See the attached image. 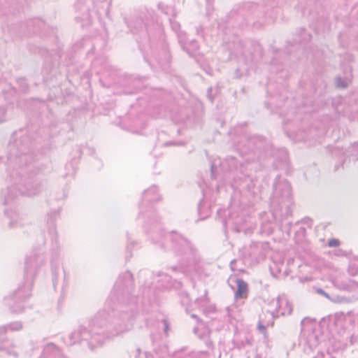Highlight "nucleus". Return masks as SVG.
Masks as SVG:
<instances>
[{"instance_id": "nucleus-1", "label": "nucleus", "mask_w": 358, "mask_h": 358, "mask_svg": "<svg viewBox=\"0 0 358 358\" xmlns=\"http://www.w3.org/2000/svg\"><path fill=\"white\" fill-rule=\"evenodd\" d=\"M132 273L127 271L120 274L109 296L110 310L97 313L88 327L79 325L69 336L70 345H86L94 350L106 338H111L130 331L138 313L142 296L134 290Z\"/></svg>"}, {"instance_id": "nucleus-2", "label": "nucleus", "mask_w": 358, "mask_h": 358, "mask_svg": "<svg viewBox=\"0 0 358 358\" xmlns=\"http://www.w3.org/2000/svg\"><path fill=\"white\" fill-rule=\"evenodd\" d=\"M36 141L29 134L17 136L14 134L8 145V163L12 168L9 173L10 181L22 195L34 196L41 191V185L33 177H27L24 166H29L34 160Z\"/></svg>"}, {"instance_id": "nucleus-3", "label": "nucleus", "mask_w": 358, "mask_h": 358, "mask_svg": "<svg viewBox=\"0 0 358 358\" xmlns=\"http://www.w3.org/2000/svg\"><path fill=\"white\" fill-rule=\"evenodd\" d=\"M150 236L153 244L164 250H172L178 257L176 264L169 265L167 268L173 273L185 274L199 259L196 248L189 240L179 233H166L159 227L157 231H155Z\"/></svg>"}, {"instance_id": "nucleus-4", "label": "nucleus", "mask_w": 358, "mask_h": 358, "mask_svg": "<svg viewBox=\"0 0 358 358\" xmlns=\"http://www.w3.org/2000/svg\"><path fill=\"white\" fill-rule=\"evenodd\" d=\"M235 143L236 149L243 157H245L247 161L261 162L273 155L271 143L260 136L245 135Z\"/></svg>"}, {"instance_id": "nucleus-5", "label": "nucleus", "mask_w": 358, "mask_h": 358, "mask_svg": "<svg viewBox=\"0 0 358 358\" xmlns=\"http://www.w3.org/2000/svg\"><path fill=\"white\" fill-rule=\"evenodd\" d=\"M273 197L272 205L276 207V213L279 212L280 220L285 221L292 215V187L289 182L278 175L274 180Z\"/></svg>"}, {"instance_id": "nucleus-6", "label": "nucleus", "mask_w": 358, "mask_h": 358, "mask_svg": "<svg viewBox=\"0 0 358 358\" xmlns=\"http://www.w3.org/2000/svg\"><path fill=\"white\" fill-rule=\"evenodd\" d=\"M159 199L160 195L158 194L157 187L152 185L143 192L142 201L139 204L140 212L138 218L143 216L145 219L143 228L146 233H150V235L155 231H157L159 227L162 229L160 219L152 210L148 211L146 213H144L143 210L147 203H154L158 201Z\"/></svg>"}, {"instance_id": "nucleus-7", "label": "nucleus", "mask_w": 358, "mask_h": 358, "mask_svg": "<svg viewBox=\"0 0 358 358\" xmlns=\"http://www.w3.org/2000/svg\"><path fill=\"white\" fill-rule=\"evenodd\" d=\"M124 22L134 34L145 31L150 43H153L155 38H162L163 36V29L161 25L159 23H154L153 21L150 24L147 17L145 20L142 17H134L130 20L124 18Z\"/></svg>"}, {"instance_id": "nucleus-8", "label": "nucleus", "mask_w": 358, "mask_h": 358, "mask_svg": "<svg viewBox=\"0 0 358 358\" xmlns=\"http://www.w3.org/2000/svg\"><path fill=\"white\" fill-rule=\"evenodd\" d=\"M22 328V325L19 322L0 327V358H4L6 356H11L14 358L18 357L17 352L14 350L15 345L13 341L9 340L5 334L8 329L19 331Z\"/></svg>"}, {"instance_id": "nucleus-9", "label": "nucleus", "mask_w": 358, "mask_h": 358, "mask_svg": "<svg viewBox=\"0 0 358 358\" xmlns=\"http://www.w3.org/2000/svg\"><path fill=\"white\" fill-rule=\"evenodd\" d=\"M31 295V289L29 286L24 285H20L19 287L8 297L5 299L7 305L13 313H21L24 310V306L22 304Z\"/></svg>"}, {"instance_id": "nucleus-10", "label": "nucleus", "mask_w": 358, "mask_h": 358, "mask_svg": "<svg viewBox=\"0 0 358 358\" xmlns=\"http://www.w3.org/2000/svg\"><path fill=\"white\" fill-rule=\"evenodd\" d=\"M242 55L248 64H256L262 60L263 50L259 43L249 41L245 45Z\"/></svg>"}, {"instance_id": "nucleus-11", "label": "nucleus", "mask_w": 358, "mask_h": 358, "mask_svg": "<svg viewBox=\"0 0 358 358\" xmlns=\"http://www.w3.org/2000/svg\"><path fill=\"white\" fill-rule=\"evenodd\" d=\"M44 258L42 255L34 254L27 258L24 268V276L34 278L36 275L34 270L43 264Z\"/></svg>"}, {"instance_id": "nucleus-12", "label": "nucleus", "mask_w": 358, "mask_h": 358, "mask_svg": "<svg viewBox=\"0 0 358 358\" xmlns=\"http://www.w3.org/2000/svg\"><path fill=\"white\" fill-rule=\"evenodd\" d=\"M155 60L163 71H168L170 66L171 56L169 52L168 45L163 41L161 52L155 57Z\"/></svg>"}, {"instance_id": "nucleus-13", "label": "nucleus", "mask_w": 358, "mask_h": 358, "mask_svg": "<svg viewBox=\"0 0 358 358\" xmlns=\"http://www.w3.org/2000/svg\"><path fill=\"white\" fill-rule=\"evenodd\" d=\"M57 215V213L55 212L53 214L48 215L47 224L48 225V234L51 237L53 250H56L57 251L59 250V245L57 239V232L55 224V220Z\"/></svg>"}, {"instance_id": "nucleus-14", "label": "nucleus", "mask_w": 358, "mask_h": 358, "mask_svg": "<svg viewBox=\"0 0 358 358\" xmlns=\"http://www.w3.org/2000/svg\"><path fill=\"white\" fill-rule=\"evenodd\" d=\"M194 334L202 341L206 346L212 349L213 348V343L210 338V331L206 327H196L193 329Z\"/></svg>"}, {"instance_id": "nucleus-15", "label": "nucleus", "mask_w": 358, "mask_h": 358, "mask_svg": "<svg viewBox=\"0 0 358 358\" xmlns=\"http://www.w3.org/2000/svg\"><path fill=\"white\" fill-rule=\"evenodd\" d=\"M282 305H285V307L280 314L282 315H291L292 313V307L285 295L279 296L277 298L275 309L276 313H279L280 309L282 308ZM271 314L273 317H278V315H275V313H272Z\"/></svg>"}, {"instance_id": "nucleus-16", "label": "nucleus", "mask_w": 358, "mask_h": 358, "mask_svg": "<svg viewBox=\"0 0 358 358\" xmlns=\"http://www.w3.org/2000/svg\"><path fill=\"white\" fill-rule=\"evenodd\" d=\"M39 358H66L64 357L59 348L52 343H48L43 348V352Z\"/></svg>"}, {"instance_id": "nucleus-17", "label": "nucleus", "mask_w": 358, "mask_h": 358, "mask_svg": "<svg viewBox=\"0 0 358 358\" xmlns=\"http://www.w3.org/2000/svg\"><path fill=\"white\" fill-rule=\"evenodd\" d=\"M39 358H66L64 357L59 348L52 343H48L43 348V352Z\"/></svg>"}, {"instance_id": "nucleus-18", "label": "nucleus", "mask_w": 358, "mask_h": 358, "mask_svg": "<svg viewBox=\"0 0 358 358\" xmlns=\"http://www.w3.org/2000/svg\"><path fill=\"white\" fill-rule=\"evenodd\" d=\"M335 287L347 292H353L358 288V282L352 279L347 280H335L333 282Z\"/></svg>"}, {"instance_id": "nucleus-19", "label": "nucleus", "mask_w": 358, "mask_h": 358, "mask_svg": "<svg viewBox=\"0 0 358 358\" xmlns=\"http://www.w3.org/2000/svg\"><path fill=\"white\" fill-rule=\"evenodd\" d=\"M234 282L236 284L237 289L235 292V299H245L248 296V285L242 278H236Z\"/></svg>"}, {"instance_id": "nucleus-20", "label": "nucleus", "mask_w": 358, "mask_h": 358, "mask_svg": "<svg viewBox=\"0 0 358 358\" xmlns=\"http://www.w3.org/2000/svg\"><path fill=\"white\" fill-rule=\"evenodd\" d=\"M206 355L203 351L196 352L182 350L175 352L173 358H206Z\"/></svg>"}, {"instance_id": "nucleus-21", "label": "nucleus", "mask_w": 358, "mask_h": 358, "mask_svg": "<svg viewBox=\"0 0 358 358\" xmlns=\"http://www.w3.org/2000/svg\"><path fill=\"white\" fill-rule=\"evenodd\" d=\"M86 0H76L75 3V8L77 11H80L82 13V16H76V20L80 19H87L89 17V10L88 8L85 6Z\"/></svg>"}, {"instance_id": "nucleus-22", "label": "nucleus", "mask_w": 358, "mask_h": 358, "mask_svg": "<svg viewBox=\"0 0 358 358\" xmlns=\"http://www.w3.org/2000/svg\"><path fill=\"white\" fill-rule=\"evenodd\" d=\"M31 27H32L31 31L34 34H36V33L41 32L45 28V23L42 20H41L39 18H36V19H33V20H30L28 22V27L30 29H31V28H30Z\"/></svg>"}, {"instance_id": "nucleus-23", "label": "nucleus", "mask_w": 358, "mask_h": 358, "mask_svg": "<svg viewBox=\"0 0 358 358\" xmlns=\"http://www.w3.org/2000/svg\"><path fill=\"white\" fill-rule=\"evenodd\" d=\"M358 300V298L352 296L350 297H346L344 296H338V295H334L331 296V299H330V301L336 303H350L352 302H355Z\"/></svg>"}, {"instance_id": "nucleus-24", "label": "nucleus", "mask_w": 358, "mask_h": 358, "mask_svg": "<svg viewBox=\"0 0 358 358\" xmlns=\"http://www.w3.org/2000/svg\"><path fill=\"white\" fill-rule=\"evenodd\" d=\"M189 45L190 48L182 45V48L189 57H194L196 55V51L198 50L199 48V44L195 40H192L189 43Z\"/></svg>"}, {"instance_id": "nucleus-25", "label": "nucleus", "mask_w": 358, "mask_h": 358, "mask_svg": "<svg viewBox=\"0 0 358 358\" xmlns=\"http://www.w3.org/2000/svg\"><path fill=\"white\" fill-rule=\"evenodd\" d=\"M357 155H358V143H355L354 144L350 145L346 150V152L345 153V155L347 157L350 158V161L351 160V159L353 161L358 159Z\"/></svg>"}, {"instance_id": "nucleus-26", "label": "nucleus", "mask_w": 358, "mask_h": 358, "mask_svg": "<svg viewBox=\"0 0 358 358\" xmlns=\"http://www.w3.org/2000/svg\"><path fill=\"white\" fill-rule=\"evenodd\" d=\"M243 188H245L248 192H253L255 187V181L250 177L245 176L244 179L239 184Z\"/></svg>"}, {"instance_id": "nucleus-27", "label": "nucleus", "mask_w": 358, "mask_h": 358, "mask_svg": "<svg viewBox=\"0 0 358 358\" xmlns=\"http://www.w3.org/2000/svg\"><path fill=\"white\" fill-rule=\"evenodd\" d=\"M161 334L159 333H153L150 334V339L152 341V345L153 347V350L158 353V348L161 347Z\"/></svg>"}, {"instance_id": "nucleus-28", "label": "nucleus", "mask_w": 358, "mask_h": 358, "mask_svg": "<svg viewBox=\"0 0 358 358\" xmlns=\"http://www.w3.org/2000/svg\"><path fill=\"white\" fill-rule=\"evenodd\" d=\"M58 268H59V264H58L57 262L53 257L51 259V271H52V284H53V287L55 289L56 288V285H57V270H58Z\"/></svg>"}, {"instance_id": "nucleus-29", "label": "nucleus", "mask_w": 358, "mask_h": 358, "mask_svg": "<svg viewBox=\"0 0 358 358\" xmlns=\"http://www.w3.org/2000/svg\"><path fill=\"white\" fill-rule=\"evenodd\" d=\"M350 78L347 76L342 78L341 76H338L335 78L336 86L338 88H346L348 86Z\"/></svg>"}, {"instance_id": "nucleus-30", "label": "nucleus", "mask_w": 358, "mask_h": 358, "mask_svg": "<svg viewBox=\"0 0 358 358\" xmlns=\"http://www.w3.org/2000/svg\"><path fill=\"white\" fill-rule=\"evenodd\" d=\"M157 6L158 8L164 14L167 15H171L173 16V18H175V17L176 16L175 9L173 7L166 6L162 3H159Z\"/></svg>"}, {"instance_id": "nucleus-31", "label": "nucleus", "mask_w": 358, "mask_h": 358, "mask_svg": "<svg viewBox=\"0 0 358 358\" xmlns=\"http://www.w3.org/2000/svg\"><path fill=\"white\" fill-rule=\"evenodd\" d=\"M157 326L159 330H163L164 334L166 336L168 335L169 331L170 329V324L166 320L162 319L161 320L157 321Z\"/></svg>"}, {"instance_id": "nucleus-32", "label": "nucleus", "mask_w": 358, "mask_h": 358, "mask_svg": "<svg viewBox=\"0 0 358 358\" xmlns=\"http://www.w3.org/2000/svg\"><path fill=\"white\" fill-rule=\"evenodd\" d=\"M292 222L289 221L284 223V221L280 220V229L282 231L286 233L287 236L290 235L291 233Z\"/></svg>"}, {"instance_id": "nucleus-33", "label": "nucleus", "mask_w": 358, "mask_h": 358, "mask_svg": "<svg viewBox=\"0 0 358 358\" xmlns=\"http://www.w3.org/2000/svg\"><path fill=\"white\" fill-rule=\"evenodd\" d=\"M17 83L18 84V86L22 92L27 93L28 92L29 87L24 78H18L17 79Z\"/></svg>"}, {"instance_id": "nucleus-34", "label": "nucleus", "mask_w": 358, "mask_h": 358, "mask_svg": "<svg viewBox=\"0 0 358 358\" xmlns=\"http://www.w3.org/2000/svg\"><path fill=\"white\" fill-rule=\"evenodd\" d=\"M301 34L302 38H295L293 41L294 43H302L303 41H308L310 39V35L306 32V29L304 28L301 29Z\"/></svg>"}, {"instance_id": "nucleus-35", "label": "nucleus", "mask_w": 358, "mask_h": 358, "mask_svg": "<svg viewBox=\"0 0 358 358\" xmlns=\"http://www.w3.org/2000/svg\"><path fill=\"white\" fill-rule=\"evenodd\" d=\"M203 207V203L201 201L198 204V213L200 216V220H204L205 218H206L208 216V210H206V212H205L203 213H202Z\"/></svg>"}, {"instance_id": "nucleus-36", "label": "nucleus", "mask_w": 358, "mask_h": 358, "mask_svg": "<svg viewBox=\"0 0 358 358\" xmlns=\"http://www.w3.org/2000/svg\"><path fill=\"white\" fill-rule=\"evenodd\" d=\"M225 213H226V210H222V209L217 210V215L219 216L218 221H220L222 224L224 229L227 228V220L224 217H222L221 215H222V214H225Z\"/></svg>"}, {"instance_id": "nucleus-37", "label": "nucleus", "mask_w": 358, "mask_h": 358, "mask_svg": "<svg viewBox=\"0 0 358 358\" xmlns=\"http://www.w3.org/2000/svg\"><path fill=\"white\" fill-rule=\"evenodd\" d=\"M169 20L172 29L176 32L178 31L180 27V24L172 18H169Z\"/></svg>"}, {"instance_id": "nucleus-38", "label": "nucleus", "mask_w": 358, "mask_h": 358, "mask_svg": "<svg viewBox=\"0 0 358 358\" xmlns=\"http://www.w3.org/2000/svg\"><path fill=\"white\" fill-rule=\"evenodd\" d=\"M6 118V110L0 106V123L4 122Z\"/></svg>"}, {"instance_id": "nucleus-39", "label": "nucleus", "mask_w": 358, "mask_h": 358, "mask_svg": "<svg viewBox=\"0 0 358 358\" xmlns=\"http://www.w3.org/2000/svg\"><path fill=\"white\" fill-rule=\"evenodd\" d=\"M128 243L127 245V252L129 253V257H131V248H134L135 245V241L130 242V238L127 237Z\"/></svg>"}, {"instance_id": "nucleus-40", "label": "nucleus", "mask_w": 358, "mask_h": 358, "mask_svg": "<svg viewBox=\"0 0 358 358\" xmlns=\"http://www.w3.org/2000/svg\"><path fill=\"white\" fill-rule=\"evenodd\" d=\"M259 6L253 3H248L245 5V8L248 10L253 12Z\"/></svg>"}, {"instance_id": "nucleus-41", "label": "nucleus", "mask_w": 358, "mask_h": 358, "mask_svg": "<svg viewBox=\"0 0 358 358\" xmlns=\"http://www.w3.org/2000/svg\"><path fill=\"white\" fill-rule=\"evenodd\" d=\"M340 245V241L336 238H331L328 242V245L329 247H338Z\"/></svg>"}, {"instance_id": "nucleus-42", "label": "nucleus", "mask_w": 358, "mask_h": 358, "mask_svg": "<svg viewBox=\"0 0 358 358\" xmlns=\"http://www.w3.org/2000/svg\"><path fill=\"white\" fill-rule=\"evenodd\" d=\"M306 229L303 227H300L299 229L296 232V236L300 238H303L305 236Z\"/></svg>"}, {"instance_id": "nucleus-43", "label": "nucleus", "mask_w": 358, "mask_h": 358, "mask_svg": "<svg viewBox=\"0 0 358 358\" xmlns=\"http://www.w3.org/2000/svg\"><path fill=\"white\" fill-rule=\"evenodd\" d=\"M206 96L210 102H213L215 95L213 94V88L212 87L208 88Z\"/></svg>"}, {"instance_id": "nucleus-44", "label": "nucleus", "mask_w": 358, "mask_h": 358, "mask_svg": "<svg viewBox=\"0 0 358 358\" xmlns=\"http://www.w3.org/2000/svg\"><path fill=\"white\" fill-rule=\"evenodd\" d=\"M316 292L320 295L324 296V297H326L327 299H328L329 300H330V299H331V296L321 288H317L316 289Z\"/></svg>"}, {"instance_id": "nucleus-45", "label": "nucleus", "mask_w": 358, "mask_h": 358, "mask_svg": "<svg viewBox=\"0 0 358 358\" xmlns=\"http://www.w3.org/2000/svg\"><path fill=\"white\" fill-rule=\"evenodd\" d=\"M258 329L260 331V333L263 334L264 335H266V326L262 324L261 321L258 323Z\"/></svg>"}, {"instance_id": "nucleus-46", "label": "nucleus", "mask_w": 358, "mask_h": 358, "mask_svg": "<svg viewBox=\"0 0 358 358\" xmlns=\"http://www.w3.org/2000/svg\"><path fill=\"white\" fill-rule=\"evenodd\" d=\"M149 357H150L146 353H145V355H141V349L140 348L136 349V358H149Z\"/></svg>"}, {"instance_id": "nucleus-47", "label": "nucleus", "mask_w": 358, "mask_h": 358, "mask_svg": "<svg viewBox=\"0 0 358 358\" xmlns=\"http://www.w3.org/2000/svg\"><path fill=\"white\" fill-rule=\"evenodd\" d=\"M183 145L184 143L182 141H179V142L168 141L164 143V145H166V146H169V145Z\"/></svg>"}, {"instance_id": "nucleus-48", "label": "nucleus", "mask_w": 358, "mask_h": 358, "mask_svg": "<svg viewBox=\"0 0 358 358\" xmlns=\"http://www.w3.org/2000/svg\"><path fill=\"white\" fill-rule=\"evenodd\" d=\"M351 345L358 343V336L352 335L350 338Z\"/></svg>"}, {"instance_id": "nucleus-49", "label": "nucleus", "mask_w": 358, "mask_h": 358, "mask_svg": "<svg viewBox=\"0 0 358 358\" xmlns=\"http://www.w3.org/2000/svg\"><path fill=\"white\" fill-rule=\"evenodd\" d=\"M206 9L208 11L213 8V3L214 0H206Z\"/></svg>"}, {"instance_id": "nucleus-50", "label": "nucleus", "mask_w": 358, "mask_h": 358, "mask_svg": "<svg viewBox=\"0 0 358 358\" xmlns=\"http://www.w3.org/2000/svg\"><path fill=\"white\" fill-rule=\"evenodd\" d=\"M216 169L217 168L214 166V164L211 165V167H210V174H211V178H214V179L216 178V176H215V169Z\"/></svg>"}, {"instance_id": "nucleus-51", "label": "nucleus", "mask_w": 358, "mask_h": 358, "mask_svg": "<svg viewBox=\"0 0 358 358\" xmlns=\"http://www.w3.org/2000/svg\"><path fill=\"white\" fill-rule=\"evenodd\" d=\"M202 34H203V27L201 26L199 27H196V34L202 36Z\"/></svg>"}, {"instance_id": "nucleus-52", "label": "nucleus", "mask_w": 358, "mask_h": 358, "mask_svg": "<svg viewBox=\"0 0 358 358\" xmlns=\"http://www.w3.org/2000/svg\"><path fill=\"white\" fill-rule=\"evenodd\" d=\"M306 321H312V320H311L310 318H309V317H305V318H303V319L301 320V325L302 327H303V325H304V324H305V322H306Z\"/></svg>"}, {"instance_id": "nucleus-53", "label": "nucleus", "mask_w": 358, "mask_h": 358, "mask_svg": "<svg viewBox=\"0 0 358 358\" xmlns=\"http://www.w3.org/2000/svg\"><path fill=\"white\" fill-rule=\"evenodd\" d=\"M304 223L310 226L312 224V220L308 218L307 220L304 222Z\"/></svg>"}, {"instance_id": "nucleus-54", "label": "nucleus", "mask_w": 358, "mask_h": 358, "mask_svg": "<svg viewBox=\"0 0 358 358\" xmlns=\"http://www.w3.org/2000/svg\"><path fill=\"white\" fill-rule=\"evenodd\" d=\"M181 285H182L181 282H176L175 287H176V288H179V287H181Z\"/></svg>"}, {"instance_id": "nucleus-55", "label": "nucleus", "mask_w": 358, "mask_h": 358, "mask_svg": "<svg viewBox=\"0 0 358 358\" xmlns=\"http://www.w3.org/2000/svg\"><path fill=\"white\" fill-rule=\"evenodd\" d=\"M191 317H192V318H195V319H196L198 322H201V320H199V317H197V315H196L195 314H192V315H191Z\"/></svg>"}, {"instance_id": "nucleus-56", "label": "nucleus", "mask_w": 358, "mask_h": 358, "mask_svg": "<svg viewBox=\"0 0 358 358\" xmlns=\"http://www.w3.org/2000/svg\"><path fill=\"white\" fill-rule=\"evenodd\" d=\"M236 259H233V260H231V262H230L231 268V269H233V270H234L233 264H234L236 263Z\"/></svg>"}, {"instance_id": "nucleus-57", "label": "nucleus", "mask_w": 358, "mask_h": 358, "mask_svg": "<svg viewBox=\"0 0 358 358\" xmlns=\"http://www.w3.org/2000/svg\"><path fill=\"white\" fill-rule=\"evenodd\" d=\"M344 251L342 250H338V252L336 253L337 255H343Z\"/></svg>"}, {"instance_id": "nucleus-58", "label": "nucleus", "mask_w": 358, "mask_h": 358, "mask_svg": "<svg viewBox=\"0 0 358 358\" xmlns=\"http://www.w3.org/2000/svg\"><path fill=\"white\" fill-rule=\"evenodd\" d=\"M346 162H347V159H346V158H345L344 159H343L341 165H342V166H343V168H344V165L346 164Z\"/></svg>"}, {"instance_id": "nucleus-59", "label": "nucleus", "mask_w": 358, "mask_h": 358, "mask_svg": "<svg viewBox=\"0 0 358 358\" xmlns=\"http://www.w3.org/2000/svg\"><path fill=\"white\" fill-rule=\"evenodd\" d=\"M327 356L329 357V358H336V357L331 355V354L329 352Z\"/></svg>"}, {"instance_id": "nucleus-60", "label": "nucleus", "mask_w": 358, "mask_h": 358, "mask_svg": "<svg viewBox=\"0 0 358 358\" xmlns=\"http://www.w3.org/2000/svg\"><path fill=\"white\" fill-rule=\"evenodd\" d=\"M63 273H64V279L66 278V273H65V271L63 270Z\"/></svg>"}, {"instance_id": "nucleus-61", "label": "nucleus", "mask_w": 358, "mask_h": 358, "mask_svg": "<svg viewBox=\"0 0 358 358\" xmlns=\"http://www.w3.org/2000/svg\"><path fill=\"white\" fill-rule=\"evenodd\" d=\"M338 166H337V165H336V166H335V171L338 170Z\"/></svg>"}, {"instance_id": "nucleus-62", "label": "nucleus", "mask_w": 358, "mask_h": 358, "mask_svg": "<svg viewBox=\"0 0 358 358\" xmlns=\"http://www.w3.org/2000/svg\"><path fill=\"white\" fill-rule=\"evenodd\" d=\"M246 343H248V344H250V341L248 340H246Z\"/></svg>"}]
</instances>
